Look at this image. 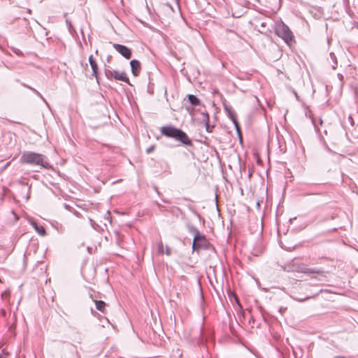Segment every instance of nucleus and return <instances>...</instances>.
Segmentation results:
<instances>
[{
    "label": "nucleus",
    "instance_id": "obj_11",
    "mask_svg": "<svg viewBox=\"0 0 358 358\" xmlns=\"http://www.w3.org/2000/svg\"><path fill=\"white\" fill-rule=\"evenodd\" d=\"M30 224L34 228L35 231L41 236H45L46 234L45 229L43 226L38 225L36 222L31 220Z\"/></svg>",
    "mask_w": 358,
    "mask_h": 358
},
{
    "label": "nucleus",
    "instance_id": "obj_31",
    "mask_svg": "<svg viewBox=\"0 0 358 358\" xmlns=\"http://www.w3.org/2000/svg\"><path fill=\"white\" fill-rule=\"evenodd\" d=\"M357 127H358V124H357Z\"/></svg>",
    "mask_w": 358,
    "mask_h": 358
},
{
    "label": "nucleus",
    "instance_id": "obj_9",
    "mask_svg": "<svg viewBox=\"0 0 358 358\" xmlns=\"http://www.w3.org/2000/svg\"><path fill=\"white\" fill-rule=\"evenodd\" d=\"M130 66L131 69L132 74L134 76H138L140 71L141 69V65L138 60L132 59L130 61Z\"/></svg>",
    "mask_w": 358,
    "mask_h": 358
},
{
    "label": "nucleus",
    "instance_id": "obj_1",
    "mask_svg": "<svg viewBox=\"0 0 358 358\" xmlns=\"http://www.w3.org/2000/svg\"><path fill=\"white\" fill-rule=\"evenodd\" d=\"M160 131L163 136L173 138L185 145H192V141L189 138L187 134L180 129L171 125H167L161 127Z\"/></svg>",
    "mask_w": 358,
    "mask_h": 358
},
{
    "label": "nucleus",
    "instance_id": "obj_2",
    "mask_svg": "<svg viewBox=\"0 0 358 358\" xmlns=\"http://www.w3.org/2000/svg\"><path fill=\"white\" fill-rule=\"evenodd\" d=\"M285 268L288 271L299 272L306 274H317L322 277L327 276V272L320 268H307L303 264H301L297 259H294L287 264Z\"/></svg>",
    "mask_w": 358,
    "mask_h": 358
},
{
    "label": "nucleus",
    "instance_id": "obj_4",
    "mask_svg": "<svg viewBox=\"0 0 358 358\" xmlns=\"http://www.w3.org/2000/svg\"><path fill=\"white\" fill-rule=\"evenodd\" d=\"M275 34L280 38L283 39V41L286 43H289L294 41V35L289 27L286 25L283 22L278 23L275 27Z\"/></svg>",
    "mask_w": 358,
    "mask_h": 358
},
{
    "label": "nucleus",
    "instance_id": "obj_22",
    "mask_svg": "<svg viewBox=\"0 0 358 358\" xmlns=\"http://www.w3.org/2000/svg\"><path fill=\"white\" fill-rule=\"evenodd\" d=\"M34 92L37 94L41 98H43V96H41V94L36 90H33Z\"/></svg>",
    "mask_w": 358,
    "mask_h": 358
},
{
    "label": "nucleus",
    "instance_id": "obj_27",
    "mask_svg": "<svg viewBox=\"0 0 358 358\" xmlns=\"http://www.w3.org/2000/svg\"><path fill=\"white\" fill-rule=\"evenodd\" d=\"M334 358H345V357L343 356H336Z\"/></svg>",
    "mask_w": 358,
    "mask_h": 358
},
{
    "label": "nucleus",
    "instance_id": "obj_29",
    "mask_svg": "<svg viewBox=\"0 0 358 358\" xmlns=\"http://www.w3.org/2000/svg\"><path fill=\"white\" fill-rule=\"evenodd\" d=\"M157 205H158V206H159V208H164V206H162V205H160V204H159V203H157Z\"/></svg>",
    "mask_w": 358,
    "mask_h": 358
},
{
    "label": "nucleus",
    "instance_id": "obj_3",
    "mask_svg": "<svg viewBox=\"0 0 358 358\" xmlns=\"http://www.w3.org/2000/svg\"><path fill=\"white\" fill-rule=\"evenodd\" d=\"M45 159L46 157L44 155L31 151L24 152L20 157V162L23 164L47 169L49 167V164Z\"/></svg>",
    "mask_w": 358,
    "mask_h": 358
},
{
    "label": "nucleus",
    "instance_id": "obj_18",
    "mask_svg": "<svg viewBox=\"0 0 358 358\" xmlns=\"http://www.w3.org/2000/svg\"><path fill=\"white\" fill-rule=\"evenodd\" d=\"M157 248H158V252L159 254H163L164 253V245H163L162 241H159L157 243Z\"/></svg>",
    "mask_w": 358,
    "mask_h": 358
},
{
    "label": "nucleus",
    "instance_id": "obj_26",
    "mask_svg": "<svg viewBox=\"0 0 358 358\" xmlns=\"http://www.w3.org/2000/svg\"><path fill=\"white\" fill-rule=\"evenodd\" d=\"M90 223H91L92 227L94 228V221L92 220H91V219L90 220Z\"/></svg>",
    "mask_w": 358,
    "mask_h": 358
},
{
    "label": "nucleus",
    "instance_id": "obj_25",
    "mask_svg": "<svg viewBox=\"0 0 358 358\" xmlns=\"http://www.w3.org/2000/svg\"><path fill=\"white\" fill-rule=\"evenodd\" d=\"M285 310H286V308H282V307H281V308H280V310H280V313H282V312H283V311H285Z\"/></svg>",
    "mask_w": 358,
    "mask_h": 358
},
{
    "label": "nucleus",
    "instance_id": "obj_8",
    "mask_svg": "<svg viewBox=\"0 0 358 358\" xmlns=\"http://www.w3.org/2000/svg\"><path fill=\"white\" fill-rule=\"evenodd\" d=\"M113 47L124 58L129 59L131 57V50L127 46L121 44L113 43Z\"/></svg>",
    "mask_w": 358,
    "mask_h": 358
},
{
    "label": "nucleus",
    "instance_id": "obj_5",
    "mask_svg": "<svg viewBox=\"0 0 358 358\" xmlns=\"http://www.w3.org/2000/svg\"><path fill=\"white\" fill-rule=\"evenodd\" d=\"M210 243L203 234H198L197 236H194L192 243L193 251H199L200 249H208Z\"/></svg>",
    "mask_w": 358,
    "mask_h": 358
},
{
    "label": "nucleus",
    "instance_id": "obj_24",
    "mask_svg": "<svg viewBox=\"0 0 358 358\" xmlns=\"http://www.w3.org/2000/svg\"><path fill=\"white\" fill-rule=\"evenodd\" d=\"M348 120H349V121H350V123L352 125L353 124V119H352V117L351 116H349Z\"/></svg>",
    "mask_w": 358,
    "mask_h": 358
},
{
    "label": "nucleus",
    "instance_id": "obj_19",
    "mask_svg": "<svg viewBox=\"0 0 358 358\" xmlns=\"http://www.w3.org/2000/svg\"><path fill=\"white\" fill-rule=\"evenodd\" d=\"M204 124H205L206 131L208 133H211L213 131V128L214 127V126H211L210 124V121L208 122V123H204Z\"/></svg>",
    "mask_w": 358,
    "mask_h": 358
},
{
    "label": "nucleus",
    "instance_id": "obj_20",
    "mask_svg": "<svg viewBox=\"0 0 358 358\" xmlns=\"http://www.w3.org/2000/svg\"><path fill=\"white\" fill-rule=\"evenodd\" d=\"M155 148V145H150L149 148H148L146 149V153L150 154L151 152H152L154 151Z\"/></svg>",
    "mask_w": 358,
    "mask_h": 358
},
{
    "label": "nucleus",
    "instance_id": "obj_6",
    "mask_svg": "<svg viewBox=\"0 0 358 358\" xmlns=\"http://www.w3.org/2000/svg\"><path fill=\"white\" fill-rule=\"evenodd\" d=\"M105 75L108 79L114 78L117 80H120L127 83L129 85L130 84L129 79L127 76V74L124 72H118L115 70L111 69H105Z\"/></svg>",
    "mask_w": 358,
    "mask_h": 358
},
{
    "label": "nucleus",
    "instance_id": "obj_28",
    "mask_svg": "<svg viewBox=\"0 0 358 358\" xmlns=\"http://www.w3.org/2000/svg\"><path fill=\"white\" fill-rule=\"evenodd\" d=\"M10 162H8L7 164H6V166L4 168L7 167L9 164H10Z\"/></svg>",
    "mask_w": 358,
    "mask_h": 358
},
{
    "label": "nucleus",
    "instance_id": "obj_14",
    "mask_svg": "<svg viewBox=\"0 0 358 358\" xmlns=\"http://www.w3.org/2000/svg\"><path fill=\"white\" fill-rule=\"evenodd\" d=\"M94 303H95L96 309L101 312H103L105 306L106 305V303L101 300H99V301L95 300Z\"/></svg>",
    "mask_w": 358,
    "mask_h": 358
},
{
    "label": "nucleus",
    "instance_id": "obj_15",
    "mask_svg": "<svg viewBox=\"0 0 358 358\" xmlns=\"http://www.w3.org/2000/svg\"><path fill=\"white\" fill-rule=\"evenodd\" d=\"M201 117L200 120L204 123H208L210 121L209 120V115L207 111H203L201 113Z\"/></svg>",
    "mask_w": 358,
    "mask_h": 358
},
{
    "label": "nucleus",
    "instance_id": "obj_16",
    "mask_svg": "<svg viewBox=\"0 0 358 358\" xmlns=\"http://www.w3.org/2000/svg\"><path fill=\"white\" fill-rule=\"evenodd\" d=\"M187 229L189 233L194 234V236L201 234L196 227L191 224L187 225Z\"/></svg>",
    "mask_w": 358,
    "mask_h": 358
},
{
    "label": "nucleus",
    "instance_id": "obj_21",
    "mask_svg": "<svg viewBox=\"0 0 358 358\" xmlns=\"http://www.w3.org/2000/svg\"><path fill=\"white\" fill-rule=\"evenodd\" d=\"M166 255H171V249L169 247H166Z\"/></svg>",
    "mask_w": 358,
    "mask_h": 358
},
{
    "label": "nucleus",
    "instance_id": "obj_12",
    "mask_svg": "<svg viewBox=\"0 0 358 358\" xmlns=\"http://www.w3.org/2000/svg\"><path fill=\"white\" fill-rule=\"evenodd\" d=\"M187 99H188L189 102L193 106L201 105L200 99L194 94L187 95Z\"/></svg>",
    "mask_w": 358,
    "mask_h": 358
},
{
    "label": "nucleus",
    "instance_id": "obj_13",
    "mask_svg": "<svg viewBox=\"0 0 358 358\" xmlns=\"http://www.w3.org/2000/svg\"><path fill=\"white\" fill-rule=\"evenodd\" d=\"M319 292H317L315 294H313V293H311L307 296H306L305 297H299V296H293V299L296 301H300V302H302V301H304L308 299H310L316 295L318 294Z\"/></svg>",
    "mask_w": 358,
    "mask_h": 358
},
{
    "label": "nucleus",
    "instance_id": "obj_10",
    "mask_svg": "<svg viewBox=\"0 0 358 358\" xmlns=\"http://www.w3.org/2000/svg\"><path fill=\"white\" fill-rule=\"evenodd\" d=\"M89 62H90V64L92 70V76H94L96 78V80H98V76H97L98 65H97L96 61L93 59L92 55H90L89 57Z\"/></svg>",
    "mask_w": 358,
    "mask_h": 358
},
{
    "label": "nucleus",
    "instance_id": "obj_17",
    "mask_svg": "<svg viewBox=\"0 0 358 358\" xmlns=\"http://www.w3.org/2000/svg\"><path fill=\"white\" fill-rule=\"evenodd\" d=\"M329 56H330L331 59L334 62V65L332 66V67H333L334 69H335L336 68L337 64H338L337 63L336 57V55H334V52H330Z\"/></svg>",
    "mask_w": 358,
    "mask_h": 358
},
{
    "label": "nucleus",
    "instance_id": "obj_7",
    "mask_svg": "<svg viewBox=\"0 0 358 358\" xmlns=\"http://www.w3.org/2000/svg\"><path fill=\"white\" fill-rule=\"evenodd\" d=\"M224 108L227 113V117L232 121V122L234 124V127L236 128V130L241 139V127L239 126V124L238 122V120L236 117L235 112L231 109V108L226 104H224Z\"/></svg>",
    "mask_w": 358,
    "mask_h": 358
},
{
    "label": "nucleus",
    "instance_id": "obj_23",
    "mask_svg": "<svg viewBox=\"0 0 358 358\" xmlns=\"http://www.w3.org/2000/svg\"><path fill=\"white\" fill-rule=\"evenodd\" d=\"M338 78H339V80H342L343 79V75H342V74H341V73H338Z\"/></svg>",
    "mask_w": 358,
    "mask_h": 358
},
{
    "label": "nucleus",
    "instance_id": "obj_30",
    "mask_svg": "<svg viewBox=\"0 0 358 358\" xmlns=\"http://www.w3.org/2000/svg\"><path fill=\"white\" fill-rule=\"evenodd\" d=\"M320 124H322V120L321 119H320Z\"/></svg>",
    "mask_w": 358,
    "mask_h": 358
}]
</instances>
